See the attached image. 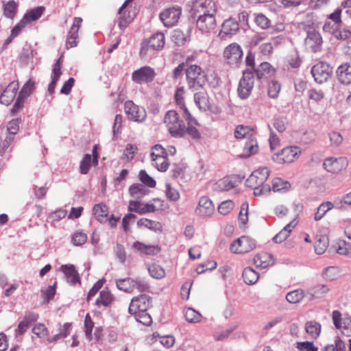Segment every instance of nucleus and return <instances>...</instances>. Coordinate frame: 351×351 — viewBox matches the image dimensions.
<instances>
[{
	"instance_id": "nucleus-54",
	"label": "nucleus",
	"mask_w": 351,
	"mask_h": 351,
	"mask_svg": "<svg viewBox=\"0 0 351 351\" xmlns=\"http://www.w3.org/2000/svg\"><path fill=\"white\" fill-rule=\"evenodd\" d=\"M137 289L140 292H145L149 289V284L143 279L137 278L133 279V290Z\"/></svg>"
},
{
	"instance_id": "nucleus-50",
	"label": "nucleus",
	"mask_w": 351,
	"mask_h": 351,
	"mask_svg": "<svg viewBox=\"0 0 351 351\" xmlns=\"http://www.w3.org/2000/svg\"><path fill=\"white\" fill-rule=\"evenodd\" d=\"M34 89V82L32 80H29L21 88L19 96L21 98L25 99L33 92Z\"/></svg>"
},
{
	"instance_id": "nucleus-48",
	"label": "nucleus",
	"mask_w": 351,
	"mask_h": 351,
	"mask_svg": "<svg viewBox=\"0 0 351 351\" xmlns=\"http://www.w3.org/2000/svg\"><path fill=\"white\" fill-rule=\"evenodd\" d=\"M172 41L178 46L184 45L186 41V36L180 29H175L172 34Z\"/></svg>"
},
{
	"instance_id": "nucleus-22",
	"label": "nucleus",
	"mask_w": 351,
	"mask_h": 351,
	"mask_svg": "<svg viewBox=\"0 0 351 351\" xmlns=\"http://www.w3.org/2000/svg\"><path fill=\"white\" fill-rule=\"evenodd\" d=\"M132 247L138 252L141 255L153 256L160 252V247L158 245H146L139 241L134 242Z\"/></svg>"
},
{
	"instance_id": "nucleus-17",
	"label": "nucleus",
	"mask_w": 351,
	"mask_h": 351,
	"mask_svg": "<svg viewBox=\"0 0 351 351\" xmlns=\"http://www.w3.org/2000/svg\"><path fill=\"white\" fill-rule=\"evenodd\" d=\"M322 38L318 32L315 30L308 32L305 39V45L308 49L314 53L318 52L322 49Z\"/></svg>"
},
{
	"instance_id": "nucleus-45",
	"label": "nucleus",
	"mask_w": 351,
	"mask_h": 351,
	"mask_svg": "<svg viewBox=\"0 0 351 351\" xmlns=\"http://www.w3.org/2000/svg\"><path fill=\"white\" fill-rule=\"evenodd\" d=\"M93 328L94 322L92 321L90 315L88 313L86 314L84 319V328L85 335L88 341H91L93 339L92 331Z\"/></svg>"
},
{
	"instance_id": "nucleus-21",
	"label": "nucleus",
	"mask_w": 351,
	"mask_h": 351,
	"mask_svg": "<svg viewBox=\"0 0 351 351\" xmlns=\"http://www.w3.org/2000/svg\"><path fill=\"white\" fill-rule=\"evenodd\" d=\"M196 21L197 27L202 32H210L216 27L215 15L199 17Z\"/></svg>"
},
{
	"instance_id": "nucleus-40",
	"label": "nucleus",
	"mask_w": 351,
	"mask_h": 351,
	"mask_svg": "<svg viewBox=\"0 0 351 351\" xmlns=\"http://www.w3.org/2000/svg\"><path fill=\"white\" fill-rule=\"evenodd\" d=\"M350 246L351 243L344 240H339L334 245V248L339 254L349 256Z\"/></svg>"
},
{
	"instance_id": "nucleus-19",
	"label": "nucleus",
	"mask_w": 351,
	"mask_h": 351,
	"mask_svg": "<svg viewBox=\"0 0 351 351\" xmlns=\"http://www.w3.org/2000/svg\"><path fill=\"white\" fill-rule=\"evenodd\" d=\"M19 89V84L16 82H10L0 96V103L8 106L16 97V93Z\"/></svg>"
},
{
	"instance_id": "nucleus-53",
	"label": "nucleus",
	"mask_w": 351,
	"mask_h": 351,
	"mask_svg": "<svg viewBox=\"0 0 351 351\" xmlns=\"http://www.w3.org/2000/svg\"><path fill=\"white\" fill-rule=\"evenodd\" d=\"M149 274L154 278L160 279L165 275V270L159 265H152L148 268Z\"/></svg>"
},
{
	"instance_id": "nucleus-46",
	"label": "nucleus",
	"mask_w": 351,
	"mask_h": 351,
	"mask_svg": "<svg viewBox=\"0 0 351 351\" xmlns=\"http://www.w3.org/2000/svg\"><path fill=\"white\" fill-rule=\"evenodd\" d=\"M17 11V4L14 1H10L4 5V15L10 19L14 18Z\"/></svg>"
},
{
	"instance_id": "nucleus-60",
	"label": "nucleus",
	"mask_w": 351,
	"mask_h": 351,
	"mask_svg": "<svg viewBox=\"0 0 351 351\" xmlns=\"http://www.w3.org/2000/svg\"><path fill=\"white\" fill-rule=\"evenodd\" d=\"M166 196L171 201H177L180 198L179 192L171 187L170 184H166Z\"/></svg>"
},
{
	"instance_id": "nucleus-8",
	"label": "nucleus",
	"mask_w": 351,
	"mask_h": 351,
	"mask_svg": "<svg viewBox=\"0 0 351 351\" xmlns=\"http://www.w3.org/2000/svg\"><path fill=\"white\" fill-rule=\"evenodd\" d=\"M181 14L182 8L180 6H173L162 11L159 18L165 27H171L177 24Z\"/></svg>"
},
{
	"instance_id": "nucleus-55",
	"label": "nucleus",
	"mask_w": 351,
	"mask_h": 351,
	"mask_svg": "<svg viewBox=\"0 0 351 351\" xmlns=\"http://www.w3.org/2000/svg\"><path fill=\"white\" fill-rule=\"evenodd\" d=\"M137 147L136 145L128 144L123 153L122 159L127 162L131 160L136 153Z\"/></svg>"
},
{
	"instance_id": "nucleus-29",
	"label": "nucleus",
	"mask_w": 351,
	"mask_h": 351,
	"mask_svg": "<svg viewBox=\"0 0 351 351\" xmlns=\"http://www.w3.org/2000/svg\"><path fill=\"white\" fill-rule=\"evenodd\" d=\"M298 221L295 218L289 223H288L284 228L280 230L276 235L273 238V241L276 243H280L287 239L289 236L292 229L297 225Z\"/></svg>"
},
{
	"instance_id": "nucleus-58",
	"label": "nucleus",
	"mask_w": 351,
	"mask_h": 351,
	"mask_svg": "<svg viewBox=\"0 0 351 351\" xmlns=\"http://www.w3.org/2000/svg\"><path fill=\"white\" fill-rule=\"evenodd\" d=\"M234 208V203L231 200H226L218 206L219 213L222 215L228 214Z\"/></svg>"
},
{
	"instance_id": "nucleus-7",
	"label": "nucleus",
	"mask_w": 351,
	"mask_h": 351,
	"mask_svg": "<svg viewBox=\"0 0 351 351\" xmlns=\"http://www.w3.org/2000/svg\"><path fill=\"white\" fill-rule=\"evenodd\" d=\"M243 51L239 45L236 43H231L225 48L223 58L230 65L237 66L241 62Z\"/></svg>"
},
{
	"instance_id": "nucleus-30",
	"label": "nucleus",
	"mask_w": 351,
	"mask_h": 351,
	"mask_svg": "<svg viewBox=\"0 0 351 351\" xmlns=\"http://www.w3.org/2000/svg\"><path fill=\"white\" fill-rule=\"evenodd\" d=\"M330 291V288L326 285H317L309 288L307 291L311 295V300L324 297Z\"/></svg>"
},
{
	"instance_id": "nucleus-25",
	"label": "nucleus",
	"mask_w": 351,
	"mask_h": 351,
	"mask_svg": "<svg viewBox=\"0 0 351 351\" xmlns=\"http://www.w3.org/2000/svg\"><path fill=\"white\" fill-rule=\"evenodd\" d=\"M214 210L213 202L206 196L202 197L199 200L196 212L202 216L209 215Z\"/></svg>"
},
{
	"instance_id": "nucleus-49",
	"label": "nucleus",
	"mask_w": 351,
	"mask_h": 351,
	"mask_svg": "<svg viewBox=\"0 0 351 351\" xmlns=\"http://www.w3.org/2000/svg\"><path fill=\"white\" fill-rule=\"evenodd\" d=\"M333 36L339 40H346L351 36V30L347 27H339L332 32Z\"/></svg>"
},
{
	"instance_id": "nucleus-26",
	"label": "nucleus",
	"mask_w": 351,
	"mask_h": 351,
	"mask_svg": "<svg viewBox=\"0 0 351 351\" xmlns=\"http://www.w3.org/2000/svg\"><path fill=\"white\" fill-rule=\"evenodd\" d=\"M195 105L202 111H206L210 108L209 97L206 91H198L194 94Z\"/></svg>"
},
{
	"instance_id": "nucleus-16",
	"label": "nucleus",
	"mask_w": 351,
	"mask_h": 351,
	"mask_svg": "<svg viewBox=\"0 0 351 351\" xmlns=\"http://www.w3.org/2000/svg\"><path fill=\"white\" fill-rule=\"evenodd\" d=\"M239 30V22L235 19L230 18L223 23L219 36L221 39H226L236 34Z\"/></svg>"
},
{
	"instance_id": "nucleus-27",
	"label": "nucleus",
	"mask_w": 351,
	"mask_h": 351,
	"mask_svg": "<svg viewBox=\"0 0 351 351\" xmlns=\"http://www.w3.org/2000/svg\"><path fill=\"white\" fill-rule=\"evenodd\" d=\"M45 8L38 6L28 10L23 16L21 21L25 25L38 20L43 14Z\"/></svg>"
},
{
	"instance_id": "nucleus-41",
	"label": "nucleus",
	"mask_w": 351,
	"mask_h": 351,
	"mask_svg": "<svg viewBox=\"0 0 351 351\" xmlns=\"http://www.w3.org/2000/svg\"><path fill=\"white\" fill-rule=\"evenodd\" d=\"M304 297V291L302 289H296L289 292L286 295V300L291 304H296L300 302Z\"/></svg>"
},
{
	"instance_id": "nucleus-51",
	"label": "nucleus",
	"mask_w": 351,
	"mask_h": 351,
	"mask_svg": "<svg viewBox=\"0 0 351 351\" xmlns=\"http://www.w3.org/2000/svg\"><path fill=\"white\" fill-rule=\"evenodd\" d=\"M186 319L189 322L196 323L200 320L201 314L191 308H189L184 313Z\"/></svg>"
},
{
	"instance_id": "nucleus-2",
	"label": "nucleus",
	"mask_w": 351,
	"mask_h": 351,
	"mask_svg": "<svg viewBox=\"0 0 351 351\" xmlns=\"http://www.w3.org/2000/svg\"><path fill=\"white\" fill-rule=\"evenodd\" d=\"M186 80L188 88L197 91L204 88L208 82V75L199 66L191 64L186 69Z\"/></svg>"
},
{
	"instance_id": "nucleus-12",
	"label": "nucleus",
	"mask_w": 351,
	"mask_h": 351,
	"mask_svg": "<svg viewBox=\"0 0 351 351\" xmlns=\"http://www.w3.org/2000/svg\"><path fill=\"white\" fill-rule=\"evenodd\" d=\"M255 246L254 240L249 237L242 236L231 243L230 250L235 254H243L250 252Z\"/></svg>"
},
{
	"instance_id": "nucleus-43",
	"label": "nucleus",
	"mask_w": 351,
	"mask_h": 351,
	"mask_svg": "<svg viewBox=\"0 0 351 351\" xmlns=\"http://www.w3.org/2000/svg\"><path fill=\"white\" fill-rule=\"evenodd\" d=\"M328 245V238L325 236H322L317 239L315 243V251L317 254H322Z\"/></svg>"
},
{
	"instance_id": "nucleus-32",
	"label": "nucleus",
	"mask_w": 351,
	"mask_h": 351,
	"mask_svg": "<svg viewBox=\"0 0 351 351\" xmlns=\"http://www.w3.org/2000/svg\"><path fill=\"white\" fill-rule=\"evenodd\" d=\"M242 276L245 283L249 285L255 284L259 278L258 274L250 267L243 269Z\"/></svg>"
},
{
	"instance_id": "nucleus-57",
	"label": "nucleus",
	"mask_w": 351,
	"mask_h": 351,
	"mask_svg": "<svg viewBox=\"0 0 351 351\" xmlns=\"http://www.w3.org/2000/svg\"><path fill=\"white\" fill-rule=\"evenodd\" d=\"M255 23L262 29H267L271 25L270 20L263 14H258L256 16Z\"/></svg>"
},
{
	"instance_id": "nucleus-42",
	"label": "nucleus",
	"mask_w": 351,
	"mask_h": 351,
	"mask_svg": "<svg viewBox=\"0 0 351 351\" xmlns=\"http://www.w3.org/2000/svg\"><path fill=\"white\" fill-rule=\"evenodd\" d=\"M112 301V295L108 291H101L100 292L99 298L96 300V304H102L105 306H108L110 304Z\"/></svg>"
},
{
	"instance_id": "nucleus-20",
	"label": "nucleus",
	"mask_w": 351,
	"mask_h": 351,
	"mask_svg": "<svg viewBox=\"0 0 351 351\" xmlns=\"http://www.w3.org/2000/svg\"><path fill=\"white\" fill-rule=\"evenodd\" d=\"M236 186V178L233 176H226L215 182L212 189L217 192L229 191Z\"/></svg>"
},
{
	"instance_id": "nucleus-63",
	"label": "nucleus",
	"mask_w": 351,
	"mask_h": 351,
	"mask_svg": "<svg viewBox=\"0 0 351 351\" xmlns=\"http://www.w3.org/2000/svg\"><path fill=\"white\" fill-rule=\"evenodd\" d=\"M184 88L183 86L178 87L175 93V99L178 106H180V108H183L185 106L184 101Z\"/></svg>"
},
{
	"instance_id": "nucleus-44",
	"label": "nucleus",
	"mask_w": 351,
	"mask_h": 351,
	"mask_svg": "<svg viewBox=\"0 0 351 351\" xmlns=\"http://www.w3.org/2000/svg\"><path fill=\"white\" fill-rule=\"evenodd\" d=\"M91 163H93L92 156L90 154H86L80 162V170L82 174H87L89 171Z\"/></svg>"
},
{
	"instance_id": "nucleus-37",
	"label": "nucleus",
	"mask_w": 351,
	"mask_h": 351,
	"mask_svg": "<svg viewBox=\"0 0 351 351\" xmlns=\"http://www.w3.org/2000/svg\"><path fill=\"white\" fill-rule=\"evenodd\" d=\"M290 183L282 178H276L273 180L272 189L275 192L287 191L290 189Z\"/></svg>"
},
{
	"instance_id": "nucleus-31",
	"label": "nucleus",
	"mask_w": 351,
	"mask_h": 351,
	"mask_svg": "<svg viewBox=\"0 0 351 351\" xmlns=\"http://www.w3.org/2000/svg\"><path fill=\"white\" fill-rule=\"evenodd\" d=\"M167 156H162L160 154H155V152H152L151 154V157L153 161L155 162V165L157 169L160 171H166L169 167V162H167Z\"/></svg>"
},
{
	"instance_id": "nucleus-5",
	"label": "nucleus",
	"mask_w": 351,
	"mask_h": 351,
	"mask_svg": "<svg viewBox=\"0 0 351 351\" xmlns=\"http://www.w3.org/2000/svg\"><path fill=\"white\" fill-rule=\"evenodd\" d=\"M165 43V35L158 32L152 35L149 38L144 40L141 43L140 56L145 57L147 55L149 49L153 50H160L164 47Z\"/></svg>"
},
{
	"instance_id": "nucleus-47",
	"label": "nucleus",
	"mask_w": 351,
	"mask_h": 351,
	"mask_svg": "<svg viewBox=\"0 0 351 351\" xmlns=\"http://www.w3.org/2000/svg\"><path fill=\"white\" fill-rule=\"evenodd\" d=\"M137 322L145 326H149L152 322V319L147 311H141L136 313H133Z\"/></svg>"
},
{
	"instance_id": "nucleus-34",
	"label": "nucleus",
	"mask_w": 351,
	"mask_h": 351,
	"mask_svg": "<svg viewBox=\"0 0 351 351\" xmlns=\"http://www.w3.org/2000/svg\"><path fill=\"white\" fill-rule=\"evenodd\" d=\"M305 330L313 339H317L321 332V324L315 321L307 322Z\"/></svg>"
},
{
	"instance_id": "nucleus-4",
	"label": "nucleus",
	"mask_w": 351,
	"mask_h": 351,
	"mask_svg": "<svg viewBox=\"0 0 351 351\" xmlns=\"http://www.w3.org/2000/svg\"><path fill=\"white\" fill-rule=\"evenodd\" d=\"M191 17L195 20L206 16L216 15L217 8L213 0H196L192 6Z\"/></svg>"
},
{
	"instance_id": "nucleus-62",
	"label": "nucleus",
	"mask_w": 351,
	"mask_h": 351,
	"mask_svg": "<svg viewBox=\"0 0 351 351\" xmlns=\"http://www.w3.org/2000/svg\"><path fill=\"white\" fill-rule=\"evenodd\" d=\"M280 90V85L277 82H272L268 88V95L269 97L276 99L278 97Z\"/></svg>"
},
{
	"instance_id": "nucleus-24",
	"label": "nucleus",
	"mask_w": 351,
	"mask_h": 351,
	"mask_svg": "<svg viewBox=\"0 0 351 351\" xmlns=\"http://www.w3.org/2000/svg\"><path fill=\"white\" fill-rule=\"evenodd\" d=\"M60 271L64 274L67 281L71 285L80 282L78 272L73 265H62L60 267Z\"/></svg>"
},
{
	"instance_id": "nucleus-9",
	"label": "nucleus",
	"mask_w": 351,
	"mask_h": 351,
	"mask_svg": "<svg viewBox=\"0 0 351 351\" xmlns=\"http://www.w3.org/2000/svg\"><path fill=\"white\" fill-rule=\"evenodd\" d=\"M152 306V298L146 294H141L139 296L132 299L128 308L130 314L136 313L141 311H147Z\"/></svg>"
},
{
	"instance_id": "nucleus-11",
	"label": "nucleus",
	"mask_w": 351,
	"mask_h": 351,
	"mask_svg": "<svg viewBox=\"0 0 351 351\" xmlns=\"http://www.w3.org/2000/svg\"><path fill=\"white\" fill-rule=\"evenodd\" d=\"M300 153L301 151L298 147H287L282 149L280 152L274 154L272 159L278 164L289 163L298 158Z\"/></svg>"
},
{
	"instance_id": "nucleus-18",
	"label": "nucleus",
	"mask_w": 351,
	"mask_h": 351,
	"mask_svg": "<svg viewBox=\"0 0 351 351\" xmlns=\"http://www.w3.org/2000/svg\"><path fill=\"white\" fill-rule=\"evenodd\" d=\"M82 20L80 17H75L74 22L70 28L66 41V49H70L77 46V38L78 37V31Z\"/></svg>"
},
{
	"instance_id": "nucleus-59",
	"label": "nucleus",
	"mask_w": 351,
	"mask_h": 351,
	"mask_svg": "<svg viewBox=\"0 0 351 351\" xmlns=\"http://www.w3.org/2000/svg\"><path fill=\"white\" fill-rule=\"evenodd\" d=\"M32 332L40 338H44L49 335V332L45 326L43 324H37L33 328Z\"/></svg>"
},
{
	"instance_id": "nucleus-1",
	"label": "nucleus",
	"mask_w": 351,
	"mask_h": 351,
	"mask_svg": "<svg viewBox=\"0 0 351 351\" xmlns=\"http://www.w3.org/2000/svg\"><path fill=\"white\" fill-rule=\"evenodd\" d=\"M269 175V171L267 167H263L253 171L245 180V186L254 189V195L259 196L268 193L271 190L269 184H265Z\"/></svg>"
},
{
	"instance_id": "nucleus-3",
	"label": "nucleus",
	"mask_w": 351,
	"mask_h": 351,
	"mask_svg": "<svg viewBox=\"0 0 351 351\" xmlns=\"http://www.w3.org/2000/svg\"><path fill=\"white\" fill-rule=\"evenodd\" d=\"M164 122L172 136L182 138L186 134V126L176 111H167L164 118Z\"/></svg>"
},
{
	"instance_id": "nucleus-39",
	"label": "nucleus",
	"mask_w": 351,
	"mask_h": 351,
	"mask_svg": "<svg viewBox=\"0 0 351 351\" xmlns=\"http://www.w3.org/2000/svg\"><path fill=\"white\" fill-rule=\"evenodd\" d=\"M333 208V204L330 202H326L321 204L315 213L314 219L319 221L323 218L326 213Z\"/></svg>"
},
{
	"instance_id": "nucleus-52",
	"label": "nucleus",
	"mask_w": 351,
	"mask_h": 351,
	"mask_svg": "<svg viewBox=\"0 0 351 351\" xmlns=\"http://www.w3.org/2000/svg\"><path fill=\"white\" fill-rule=\"evenodd\" d=\"M269 258V255L267 254H257L254 258V263L256 267L265 268L269 265V263L267 262V259Z\"/></svg>"
},
{
	"instance_id": "nucleus-23",
	"label": "nucleus",
	"mask_w": 351,
	"mask_h": 351,
	"mask_svg": "<svg viewBox=\"0 0 351 351\" xmlns=\"http://www.w3.org/2000/svg\"><path fill=\"white\" fill-rule=\"evenodd\" d=\"M337 75L341 84L351 83V62L340 65L337 69Z\"/></svg>"
},
{
	"instance_id": "nucleus-33",
	"label": "nucleus",
	"mask_w": 351,
	"mask_h": 351,
	"mask_svg": "<svg viewBox=\"0 0 351 351\" xmlns=\"http://www.w3.org/2000/svg\"><path fill=\"white\" fill-rule=\"evenodd\" d=\"M137 225L138 226H145L154 232H161L162 229V226L160 222L148 219L147 218L140 219L137 221Z\"/></svg>"
},
{
	"instance_id": "nucleus-10",
	"label": "nucleus",
	"mask_w": 351,
	"mask_h": 351,
	"mask_svg": "<svg viewBox=\"0 0 351 351\" xmlns=\"http://www.w3.org/2000/svg\"><path fill=\"white\" fill-rule=\"evenodd\" d=\"M124 108L130 120L136 122H143L145 120L147 113L145 108L136 105L132 101H125Z\"/></svg>"
},
{
	"instance_id": "nucleus-61",
	"label": "nucleus",
	"mask_w": 351,
	"mask_h": 351,
	"mask_svg": "<svg viewBox=\"0 0 351 351\" xmlns=\"http://www.w3.org/2000/svg\"><path fill=\"white\" fill-rule=\"evenodd\" d=\"M171 171L174 178H182L184 176L185 167L182 164H174Z\"/></svg>"
},
{
	"instance_id": "nucleus-28",
	"label": "nucleus",
	"mask_w": 351,
	"mask_h": 351,
	"mask_svg": "<svg viewBox=\"0 0 351 351\" xmlns=\"http://www.w3.org/2000/svg\"><path fill=\"white\" fill-rule=\"evenodd\" d=\"M60 59L61 58L57 60L53 65L51 81L48 86V92L50 94H53L54 93L56 84L62 74Z\"/></svg>"
},
{
	"instance_id": "nucleus-15",
	"label": "nucleus",
	"mask_w": 351,
	"mask_h": 351,
	"mask_svg": "<svg viewBox=\"0 0 351 351\" xmlns=\"http://www.w3.org/2000/svg\"><path fill=\"white\" fill-rule=\"evenodd\" d=\"M154 70L149 66H143L132 73V78L136 83H148L152 82L155 77Z\"/></svg>"
},
{
	"instance_id": "nucleus-38",
	"label": "nucleus",
	"mask_w": 351,
	"mask_h": 351,
	"mask_svg": "<svg viewBox=\"0 0 351 351\" xmlns=\"http://www.w3.org/2000/svg\"><path fill=\"white\" fill-rule=\"evenodd\" d=\"M258 149V143L256 139L250 138L247 140L243 147V150L245 153V157H247L257 153Z\"/></svg>"
},
{
	"instance_id": "nucleus-13",
	"label": "nucleus",
	"mask_w": 351,
	"mask_h": 351,
	"mask_svg": "<svg viewBox=\"0 0 351 351\" xmlns=\"http://www.w3.org/2000/svg\"><path fill=\"white\" fill-rule=\"evenodd\" d=\"M332 68L327 63L319 62L311 69V74L315 82L322 84L326 82L331 75Z\"/></svg>"
},
{
	"instance_id": "nucleus-36",
	"label": "nucleus",
	"mask_w": 351,
	"mask_h": 351,
	"mask_svg": "<svg viewBox=\"0 0 351 351\" xmlns=\"http://www.w3.org/2000/svg\"><path fill=\"white\" fill-rule=\"evenodd\" d=\"M116 285L119 290L128 293L133 291V278H125L117 280Z\"/></svg>"
},
{
	"instance_id": "nucleus-6",
	"label": "nucleus",
	"mask_w": 351,
	"mask_h": 351,
	"mask_svg": "<svg viewBox=\"0 0 351 351\" xmlns=\"http://www.w3.org/2000/svg\"><path fill=\"white\" fill-rule=\"evenodd\" d=\"M254 86V73L250 70H245L243 73V77L240 80L238 86L239 97L243 99H247Z\"/></svg>"
},
{
	"instance_id": "nucleus-14",
	"label": "nucleus",
	"mask_w": 351,
	"mask_h": 351,
	"mask_svg": "<svg viewBox=\"0 0 351 351\" xmlns=\"http://www.w3.org/2000/svg\"><path fill=\"white\" fill-rule=\"evenodd\" d=\"M348 163L345 157H328L324 160L323 166L328 172L337 173L346 169Z\"/></svg>"
},
{
	"instance_id": "nucleus-56",
	"label": "nucleus",
	"mask_w": 351,
	"mask_h": 351,
	"mask_svg": "<svg viewBox=\"0 0 351 351\" xmlns=\"http://www.w3.org/2000/svg\"><path fill=\"white\" fill-rule=\"evenodd\" d=\"M140 180L149 187H154L156 186V181L150 177L145 170H141L139 173Z\"/></svg>"
},
{
	"instance_id": "nucleus-35",
	"label": "nucleus",
	"mask_w": 351,
	"mask_h": 351,
	"mask_svg": "<svg viewBox=\"0 0 351 351\" xmlns=\"http://www.w3.org/2000/svg\"><path fill=\"white\" fill-rule=\"evenodd\" d=\"M93 210L98 221H99L101 223L106 221V217L108 216V208L106 204H97L94 206Z\"/></svg>"
},
{
	"instance_id": "nucleus-64",
	"label": "nucleus",
	"mask_w": 351,
	"mask_h": 351,
	"mask_svg": "<svg viewBox=\"0 0 351 351\" xmlns=\"http://www.w3.org/2000/svg\"><path fill=\"white\" fill-rule=\"evenodd\" d=\"M297 348L300 351H317L318 348L315 347L313 342L304 341L298 343Z\"/></svg>"
}]
</instances>
